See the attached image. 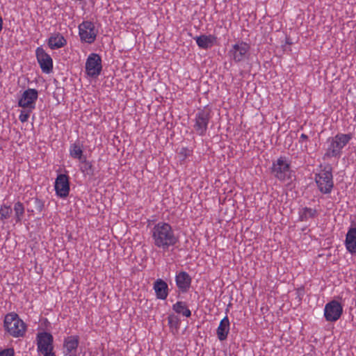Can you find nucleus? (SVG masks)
Instances as JSON below:
<instances>
[{
  "instance_id": "nucleus-23",
  "label": "nucleus",
  "mask_w": 356,
  "mask_h": 356,
  "mask_svg": "<svg viewBox=\"0 0 356 356\" xmlns=\"http://www.w3.org/2000/svg\"><path fill=\"white\" fill-rule=\"evenodd\" d=\"M172 309L175 312L179 314H181L185 317H190L191 316V312L188 308L186 302L183 301H177L172 305Z\"/></svg>"
},
{
  "instance_id": "nucleus-25",
  "label": "nucleus",
  "mask_w": 356,
  "mask_h": 356,
  "mask_svg": "<svg viewBox=\"0 0 356 356\" xmlns=\"http://www.w3.org/2000/svg\"><path fill=\"white\" fill-rule=\"evenodd\" d=\"M15 218L16 222H19L24 214V207L20 202H17L14 205Z\"/></svg>"
},
{
  "instance_id": "nucleus-5",
  "label": "nucleus",
  "mask_w": 356,
  "mask_h": 356,
  "mask_svg": "<svg viewBox=\"0 0 356 356\" xmlns=\"http://www.w3.org/2000/svg\"><path fill=\"white\" fill-rule=\"evenodd\" d=\"M318 190L323 194H330L334 187L333 176L330 168H325L315 176Z\"/></svg>"
},
{
  "instance_id": "nucleus-32",
  "label": "nucleus",
  "mask_w": 356,
  "mask_h": 356,
  "mask_svg": "<svg viewBox=\"0 0 356 356\" xmlns=\"http://www.w3.org/2000/svg\"><path fill=\"white\" fill-rule=\"evenodd\" d=\"M3 29V19L1 16L0 15V30H2Z\"/></svg>"
},
{
  "instance_id": "nucleus-28",
  "label": "nucleus",
  "mask_w": 356,
  "mask_h": 356,
  "mask_svg": "<svg viewBox=\"0 0 356 356\" xmlns=\"http://www.w3.org/2000/svg\"><path fill=\"white\" fill-rule=\"evenodd\" d=\"M34 204H35V208L36 209V210L39 212H41L44 208V203L43 202L38 199V198H35L34 199Z\"/></svg>"
},
{
  "instance_id": "nucleus-11",
  "label": "nucleus",
  "mask_w": 356,
  "mask_h": 356,
  "mask_svg": "<svg viewBox=\"0 0 356 356\" xmlns=\"http://www.w3.org/2000/svg\"><path fill=\"white\" fill-rule=\"evenodd\" d=\"M342 312V305L337 300H332L325 306L324 316L326 321L335 322L340 318Z\"/></svg>"
},
{
  "instance_id": "nucleus-1",
  "label": "nucleus",
  "mask_w": 356,
  "mask_h": 356,
  "mask_svg": "<svg viewBox=\"0 0 356 356\" xmlns=\"http://www.w3.org/2000/svg\"><path fill=\"white\" fill-rule=\"evenodd\" d=\"M151 236L155 247L168 251L179 242V236L168 222H159L151 229Z\"/></svg>"
},
{
  "instance_id": "nucleus-29",
  "label": "nucleus",
  "mask_w": 356,
  "mask_h": 356,
  "mask_svg": "<svg viewBox=\"0 0 356 356\" xmlns=\"http://www.w3.org/2000/svg\"><path fill=\"white\" fill-rule=\"evenodd\" d=\"M15 351L13 348H6L0 351V356H14Z\"/></svg>"
},
{
  "instance_id": "nucleus-31",
  "label": "nucleus",
  "mask_w": 356,
  "mask_h": 356,
  "mask_svg": "<svg viewBox=\"0 0 356 356\" xmlns=\"http://www.w3.org/2000/svg\"><path fill=\"white\" fill-rule=\"evenodd\" d=\"M42 355H43V356H56L54 352L49 353H47V354L45 353V354H42Z\"/></svg>"
},
{
  "instance_id": "nucleus-9",
  "label": "nucleus",
  "mask_w": 356,
  "mask_h": 356,
  "mask_svg": "<svg viewBox=\"0 0 356 356\" xmlns=\"http://www.w3.org/2000/svg\"><path fill=\"white\" fill-rule=\"evenodd\" d=\"M38 97V90H23L18 97L17 105L23 109L33 111L35 108Z\"/></svg>"
},
{
  "instance_id": "nucleus-13",
  "label": "nucleus",
  "mask_w": 356,
  "mask_h": 356,
  "mask_svg": "<svg viewBox=\"0 0 356 356\" xmlns=\"http://www.w3.org/2000/svg\"><path fill=\"white\" fill-rule=\"evenodd\" d=\"M35 54L42 71L44 73H50L53 70V60L51 56L42 47H38Z\"/></svg>"
},
{
  "instance_id": "nucleus-18",
  "label": "nucleus",
  "mask_w": 356,
  "mask_h": 356,
  "mask_svg": "<svg viewBox=\"0 0 356 356\" xmlns=\"http://www.w3.org/2000/svg\"><path fill=\"white\" fill-rule=\"evenodd\" d=\"M197 46L203 49H207L216 44L217 38L214 35H201L194 38Z\"/></svg>"
},
{
  "instance_id": "nucleus-6",
  "label": "nucleus",
  "mask_w": 356,
  "mask_h": 356,
  "mask_svg": "<svg viewBox=\"0 0 356 356\" xmlns=\"http://www.w3.org/2000/svg\"><path fill=\"white\" fill-rule=\"evenodd\" d=\"M250 47L243 41H238L232 46L229 51L230 58L236 63L245 61L249 58Z\"/></svg>"
},
{
  "instance_id": "nucleus-3",
  "label": "nucleus",
  "mask_w": 356,
  "mask_h": 356,
  "mask_svg": "<svg viewBox=\"0 0 356 356\" xmlns=\"http://www.w3.org/2000/svg\"><path fill=\"white\" fill-rule=\"evenodd\" d=\"M352 137L350 134H338L334 137L327 139V147L323 156L324 159L339 157L343 148L349 143Z\"/></svg>"
},
{
  "instance_id": "nucleus-19",
  "label": "nucleus",
  "mask_w": 356,
  "mask_h": 356,
  "mask_svg": "<svg viewBox=\"0 0 356 356\" xmlns=\"http://www.w3.org/2000/svg\"><path fill=\"white\" fill-rule=\"evenodd\" d=\"M79 346V337L70 336L65 339L64 349L65 356L74 355Z\"/></svg>"
},
{
  "instance_id": "nucleus-20",
  "label": "nucleus",
  "mask_w": 356,
  "mask_h": 356,
  "mask_svg": "<svg viewBox=\"0 0 356 356\" xmlns=\"http://www.w3.org/2000/svg\"><path fill=\"white\" fill-rule=\"evenodd\" d=\"M153 289L158 299L165 300L168 296V286L167 283L161 279H157L154 283Z\"/></svg>"
},
{
  "instance_id": "nucleus-27",
  "label": "nucleus",
  "mask_w": 356,
  "mask_h": 356,
  "mask_svg": "<svg viewBox=\"0 0 356 356\" xmlns=\"http://www.w3.org/2000/svg\"><path fill=\"white\" fill-rule=\"evenodd\" d=\"M32 111H29V109H23L22 108V110L21 111L20 114L19 115V120H20V122H22L23 123L27 122L29 118L30 113Z\"/></svg>"
},
{
  "instance_id": "nucleus-30",
  "label": "nucleus",
  "mask_w": 356,
  "mask_h": 356,
  "mask_svg": "<svg viewBox=\"0 0 356 356\" xmlns=\"http://www.w3.org/2000/svg\"><path fill=\"white\" fill-rule=\"evenodd\" d=\"M307 139H308V136L305 134H302L300 137V142H302L303 140H307Z\"/></svg>"
},
{
  "instance_id": "nucleus-7",
  "label": "nucleus",
  "mask_w": 356,
  "mask_h": 356,
  "mask_svg": "<svg viewBox=\"0 0 356 356\" xmlns=\"http://www.w3.org/2000/svg\"><path fill=\"white\" fill-rule=\"evenodd\" d=\"M211 119V114L208 110L202 109L197 111L194 118L193 129L199 136H204Z\"/></svg>"
},
{
  "instance_id": "nucleus-16",
  "label": "nucleus",
  "mask_w": 356,
  "mask_h": 356,
  "mask_svg": "<svg viewBox=\"0 0 356 356\" xmlns=\"http://www.w3.org/2000/svg\"><path fill=\"white\" fill-rule=\"evenodd\" d=\"M346 250L351 254L356 253V226L349 227L344 242Z\"/></svg>"
},
{
  "instance_id": "nucleus-15",
  "label": "nucleus",
  "mask_w": 356,
  "mask_h": 356,
  "mask_svg": "<svg viewBox=\"0 0 356 356\" xmlns=\"http://www.w3.org/2000/svg\"><path fill=\"white\" fill-rule=\"evenodd\" d=\"M69 152L71 157L77 159L84 163V169L82 170L83 172L92 168V164L89 161H87L83 156L82 147L79 143H74L72 144L70 146Z\"/></svg>"
},
{
  "instance_id": "nucleus-14",
  "label": "nucleus",
  "mask_w": 356,
  "mask_h": 356,
  "mask_svg": "<svg viewBox=\"0 0 356 356\" xmlns=\"http://www.w3.org/2000/svg\"><path fill=\"white\" fill-rule=\"evenodd\" d=\"M54 188L56 195L62 198L66 197L70 193L69 177L65 174H60L57 176Z\"/></svg>"
},
{
  "instance_id": "nucleus-12",
  "label": "nucleus",
  "mask_w": 356,
  "mask_h": 356,
  "mask_svg": "<svg viewBox=\"0 0 356 356\" xmlns=\"http://www.w3.org/2000/svg\"><path fill=\"white\" fill-rule=\"evenodd\" d=\"M102 59L97 54H91L86 62V71L90 76H97L102 71Z\"/></svg>"
},
{
  "instance_id": "nucleus-26",
  "label": "nucleus",
  "mask_w": 356,
  "mask_h": 356,
  "mask_svg": "<svg viewBox=\"0 0 356 356\" xmlns=\"http://www.w3.org/2000/svg\"><path fill=\"white\" fill-rule=\"evenodd\" d=\"M12 213V209L10 206L6 204L0 207V219L4 220L8 219Z\"/></svg>"
},
{
  "instance_id": "nucleus-22",
  "label": "nucleus",
  "mask_w": 356,
  "mask_h": 356,
  "mask_svg": "<svg viewBox=\"0 0 356 356\" xmlns=\"http://www.w3.org/2000/svg\"><path fill=\"white\" fill-rule=\"evenodd\" d=\"M67 44L65 38L60 33L51 35L48 40V45L51 49H58Z\"/></svg>"
},
{
  "instance_id": "nucleus-17",
  "label": "nucleus",
  "mask_w": 356,
  "mask_h": 356,
  "mask_svg": "<svg viewBox=\"0 0 356 356\" xmlns=\"http://www.w3.org/2000/svg\"><path fill=\"white\" fill-rule=\"evenodd\" d=\"M191 277L185 271H181L176 275L175 282L177 286L183 292H186L191 286Z\"/></svg>"
},
{
  "instance_id": "nucleus-8",
  "label": "nucleus",
  "mask_w": 356,
  "mask_h": 356,
  "mask_svg": "<svg viewBox=\"0 0 356 356\" xmlns=\"http://www.w3.org/2000/svg\"><path fill=\"white\" fill-rule=\"evenodd\" d=\"M79 34L82 42L92 44L96 39L97 31L93 22L83 21L79 25Z\"/></svg>"
},
{
  "instance_id": "nucleus-2",
  "label": "nucleus",
  "mask_w": 356,
  "mask_h": 356,
  "mask_svg": "<svg viewBox=\"0 0 356 356\" xmlns=\"http://www.w3.org/2000/svg\"><path fill=\"white\" fill-rule=\"evenodd\" d=\"M3 327L6 332L13 338L23 337L27 330L26 324L15 312L5 316Z\"/></svg>"
},
{
  "instance_id": "nucleus-4",
  "label": "nucleus",
  "mask_w": 356,
  "mask_h": 356,
  "mask_svg": "<svg viewBox=\"0 0 356 356\" xmlns=\"http://www.w3.org/2000/svg\"><path fill=\"white\" fill-rule=\"evenodd\" d=\"M271 172L280 181H286L291 178V163L286 156H280L273 162Z\"/></svg>"
},
{
  "instance_id": "nucleus-33",
  "label": "nucleus",
  "mask_w": 356,
  "mask_h": 356,
  "mask_svg": "<svg viewBox=\"0 0 356 356\" xmlns=\"http://www.w3.org/2000/svg\"><path fill=\"white\" fill-rule=\"evenodd\" d=\"M1 31V30H0V32Z\"/></svg>"
},
{
  "instance_id": "nucleus-10",
  "label": "nucleus",
  "mask_w": 356,
  "mask_h": 356,
  "mask_svg": "<svg viewBox=\"0 0 356 356\" xmlns=\"http://www.w3.org/2000/svg\"><path fill=\"white\" fill-rule=\"evenodd\" d=\"M53 337L50 333L43 332L37 334V349L41 354L52 353L54 350Z\"/></svg>"
},
{
  "instance_id": "nucleus-24",
  "label": "nucleus",
  "mask_w": 356,
  "mask_h": 356,
  "mask_svg": "<svg viewBox=\"0 0 356 356\" xmlns=\"http://www.w3.org/2000/svg\"><path fill=\"white\" fill-rule=\"evenodd\" d=\"M317 214V211L314 209L304 207L299 213L301 221H306L309 218H314Z\"/></svg>"
},
{
  "instance_id": "nucleus-21",
  "label": "nucleus",
  "mask_w": 356,
  "mask_h": 356,
  "mask_svg": "<svg viewBox=\"0 0 356 356\" xmlns=\"http://www.w3.org/2000/svg\"><path fill=\"white\" fill-rule=\"evenodd\" d=\"M230 323L227 316H225L220 322L216 330L218 338L220 341H225L229 332Z\"/></svg>"
}]
</instances>
